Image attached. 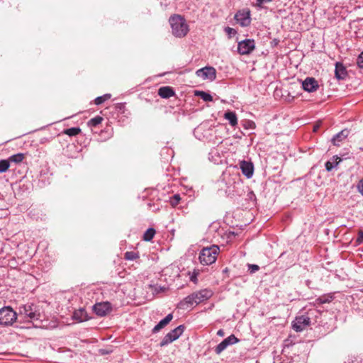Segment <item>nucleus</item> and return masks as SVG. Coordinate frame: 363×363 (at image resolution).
Wrapping results in <instances>:
<instances>
[{
    "instance_id": "nucleus-1",
    "label": "nucleus",
    "mask_w": 363,
    "mask_h": 363,
    "mask_svg": "<svg viewBox=\"0 0 363 363\" xmlns=\"http://www.w3.org/2000/svg\"><path fill=\"white\" fill-rule=\"evenodd\" d=\"M213 292L208 289H201L191 294L184 298L179 303V307L182 309H187L194 306L204 302L212 297Z\"/></svg>"
},
{
    "instance_id": "nucleus-2",
    "label": "nucleus",
    "mask_w": 363,
    "mask_h": 363,
    "mask_svg": "<svg viewBox=\"0 0 363 363\" xmlns=\"http://www.w3.org/2000/svg\"><path fill=\"white\" fill-rule=\"evenodd\" d=\"M172 33L176 38H184L189 31V27L184 17L180 15H174L169 18Z\"/></svg>"
},
{
    "instance_id": "nucleus-3",
    "label": "nucleus",
    "mask_w": 363,
    "mask_h": 363,
    "mask_svg": "<svg viewBox=\"0 0 363 363\" xmlns=\"http://www.w3.org/2000/svg\"><path fill=\"white\" fill-rule=\"evenodd\" d=\"M218 252L219 247L217 245L203 248L199 257L200 262L203 265H210L214 263Z\"/></svg>"
},
{
    "instance_id": "nucleus-4",
    "label": "nucleus",
    "mask_w": 363,
    "mask_h": 363,
    "mask_svg": "<svg viewBox=\"0 0 363 363\" xmlns=\"http://www.w3.org/2000/svg\"><path fill=\"white\" fill-rule=\"evenodd\" d=\"M19 311L21 315H23L25 318H28L30 321L38 320L41 317L38 307L32 303L20 307Z\"/></svg>"
},
{
    "instance_id": "nucleus-5",
    "label": "nucleus",
    "mask_w": 363,
    "mask_h": 363,
    "mask_svg": "<svg viewBox=\"0 0 363 363\" xmlns=\"http://www.w3.org/2000/svg\"><path fill=\"white\" fill-rule=\"evenodd\" d=\"M17 314L10 306L0 309V325H11L16 320Z\"/></svg>"
},
{
    "instance_id": "nucleus-6",
    "label": "nucleus",
    "mask_w": 363,
    "mask_h": 363,
    "mask_svg": "<svg viewBox=\"0 0 363 363\" xmlns=\"http://www.w3.org/2000/svg\"><path fill=\"white\" fill-rule=\"evenodd\" d=\"M185 327L183 325H179L168 333L160 342V346L164 347L177 340L184 333Z\"/></svg>"
},
{
    "instance_id": "nucleus-7",
    "label": "nucleus",
    "mask_w": 363,
    "mask_h": 363,
    "mask_svg": "<svg viewBox=\"0 0 363 363\" xmlns=\"http://www.w3.org/2000/svg\"><path fill=\"white\" fill-rule=\"evenodd\" d=\"M311 318L307 315H297L292 322V328L296 332H302L311 325Z\"/></svg>"
},
{
    "instance_id": "nucleus-8",
    "label": "nucleus",
    "mask_w": 363,
    "mask_h": 363,
    "mask_svg": "<svg viewBox=\"0 0 363 363\" xmlns=\"http://www.w3.org/2000/svg\"><path fill=\"white\" fill-rule=\"evenodd\" d=\"M255 48V43L252 39H246L238 43V51L240 55H249Z\"/></svg>"
},
{
    "instance_id": "nucleus-9",
    "label": "nucleus",
    "mask_w": 363,
    "mask_h": 363,
    "mask_svg": "<svg viewBox=\"0 0 363 363\" xmlns=\"http://www.w3.org/2000/svg\"><path fill=\"white\" fill-rule=\"evenodd\" d=\"M197 77L202 78L203 79H209L213 81L216 77V69L213 67H205L199 69L196 72Z\"/></svg>"
},
{
    "instance_id": "nucleus-10",
    "label": "nucleus",
    "mask_w": 363,
    "mask_h": 363,
    "mask_svg": "<svg viewBox=\"0 0 363 363\" xmlns=\"http://www.w3.org/2000/svg\"><path fill=\"white\" fill-rule=\"evenodd\" d=\"M239 340L234 335H231L227 338L224 339L220 343H219L215 348L214 351L217 354H220L224 351L229 345L237 343Z\"/></svg>"
},
{
    "instance_id": "nucleus-11",
    "label": "nucleus",
    "mask_w": 363,
    "mask_h": 363,
    "mask_svg": "<svg viewBox=\"0 0 363 363\" xmlns=\"http://www.w3.org/2000/svg\"><path fill=\"white\" fill-rule=\"evenodd\" d=\"M94 312L99 316H105L111 311V305L109 302L97 303L93 306Z\"/></svg>"
},
{
    "instance_id": "nucleus-12",
    "label": "nucleus",
    "mask_w": 363,
    "mask_h": 363,
    "mask_svg": "<svg viewBox=\"0 0 363 363\" xmlns=\"http://www.w3.org/2000/svg\"><path fill=\"white\" fill-rule=\"evenodd\" d=\"M235 19L241 26L245 27L250 23V13L249 10L239 11L235 16Z\"/></svg>"
},
{
    "instance_id": "nucleus-13",
    "label": "nucleus",
    "mask_w": 363,
    "mask_h": 363,
    "mask_svg": "<svg viewBox=\"0 0 363 363\" xmlns=\"http://www.w3.org/2000/svg\"><path fill=\"white\" fill-rule=\"evenodd\" d=\"M303 89L308 92H313L318 88V83L313 77H307L302 82Z\"/></svg>"
},
{
    "instance_id": "nucleus-14",
    "label": "nucleus",
    "mask_w": 363,
    "mask_h": 363,
    "mask_svg": "<svg viewBox=\"0 0 363 363\" xmlns=\"http://www.w3.org/2000/svg\"><path fill=\"white\" fill-rule=\"evenodd\" d=\"M240 167L242 174L247 178H251L254 172L253 164L251 162L242 160L240 162Z\"/></svg>"
},
{
    "instance_id": "nucleus-15",
    "label": "nucleus",
    "mask_w": 363,
    "mask_h": 363,
    "mask_svg": "<svg viewBox=\"0 0 363 363\" xmlns=\"http://www.w3.org/2000/svg\"><path fill=\"white\" fill-rule=\"evenodd\" d=\"M173 315L172 313L168 314L164 319L161 320L152 329L153 333H157L161 329L164 328L172 320Z\"/></svg>"
},
{
    "instance_id": "nucleus-16",
    "label": "nucleus",
    "mask_w": 363,
    "mask_h": 363,
    "mask_svg": "<svg viewBox=\"0 0 363 363\" xmlns=\"http://www.w3.org/2000/svg\"><path fill=\"white\" fill-rule=\"evenodd\" d=\"M158 95L163 99H169L174 95V91L170 86H162L159 89Z\"/></svg>"
},
{
    "instance_id": "nucleus-17",
    "label": "nucleus",
    "mask_w": 363,
    "mask_h": 363,
    "mask_svg": "<svg viewBox=\"0 0 363 363\" xmlns=\"http://www.w3.org/2000/svg\"><path fill=\"white\" fill-rule=\"evenodd\" d=\"M349 134V130L347 129H345L342 130L341 132L337 133L335 135L333 136L332 139V142L335 145H340V143L343 140L345 139Z\"/></svg>"
},
{
    "instance_id": "nucleus-18",
    "label": "nucleus",
    "mask_w": 363,
    "mask_h": 363,
    "mask_svg": "<svg viewBox=\"0 0 363 363\" xmlns=\"http://www.w3.org/2000/svg\"><path fill=\"white\" fill-rule=\"evenodd\" d=\"M335 74L337 79H343L347 75V72L344 66L341 64L336 63Z\"/></svg>"
},
{
    "instance_id": "nucleus-19",
    "label": "nucleus",
    "mask_w": 363,
    "mask_h": 363,
    "mask_svg": "<svg viewBox=\"0 0 363 363\" xmlns=\"http://www.w3.org/2000/svg\"><path fill=\"white\" fill-rule=\"evenodd\" d=\"M224 118L229 121V123L233 127L238 124V118L235 112L227 111L224 114Z\"/></svg>"
},
{
    "instance_id": "nucleus-20",
    "label": "nucleus",
    "mask_w": 363,
    "mask_h": 363,
    "mask_svg": "<svg viewBox=\"0 0 363 363\" xmlns=\"http://www.w3.org/2000/svg\"><path fill=\"white\" fill-rule=\"evenodd\" d=\"M74 318L80 322L84 321L87 319L86 313L84 309H80L74 312Z\"/></svg>"
},
{
    "instance_id": "nucleus-21",
    "label": "nucleus",
    "mask_w": 363,
    "mask_h": 363,
    "mask_svg": "<svg viewBox=\"0 0 363 363\" xmlns=\"http://www.w3.org/2000/svg\"><path fill=\"white\" fill-rule=\"evenodd\" d=\"M195 95L201 97L204 101H213V97L211 94L203 91H196Z\"/></svg>"
},
{
    "instance_id": "nucleus-22",
    "label": "nucleus",
    "mask_w": 363,
    "mask_h": 363,
    "mask_svg": "<svg viewBox=\"0 0 363 363\" xmlns=\"http://www.w3.org/2000/svg\"><path fill=\"white\" fill-rule=\"evenodd\" d=\"M333 158L335 160L334 162L328 161L325 164V169L328 172L331 171L341 161V159L339 158L338 157H334Z\"/></svg>"
},
{
    "instance_id": "nucleus-23",
    "label": "nucleus",
    "mask_w": 363,
    "mask_h": 363,
    "mask_svg": "<svg viewBox=\"0 0 363 363\" xmlns=\"http://www.w3.org/2000/svg\"><path fill=\"white\" fill-rule=\"evenodd\" d=\"M333 298V296L332 295H323L320 297H318L315 302L318 304H323L326 303H330Z\"/></svg>"
},
{
    "instance_id": "nucleus-24",
    "label": "nucleus",
    "mask_w": 363,
    "mask_h": 363,
    "mask_svg": "<svg viewBox=\"0 0 363 363\" xmlns=\"http://www.w3.org/2000/svg\"><path fill=\"white\" fill-rule=\"evenodd\" d=\"M23 159H24V155L22 153H18V154L11 155L9 158L8 160L9 161V162H14V163H20L23 161Z\"/></svg>"
},
{
    "instance_id": "nucleus-25",
    "label": "nucleus",
    "mask_w": 363,
    "mask_h": 363,
    "mask_svg": "<svg viewBox=\"0 0 363 363\" xmlns=\"http://www.w3.org/2000/svg\"><path fill=\"white\" fill-rule=\"evenodd\" d=\"M139 253L133 251L126 252L124 255V258L126 260H135L139 258Z\"/></svg>"
},
{
    "instance_id": "nucleus-26",
    "label": "nucleus",
    "mask_w": 363,
    "mask_h": 363,
    "mask_svg": "<svg viewBox=\"0 0 363 363\" xmlns=\"http://www.w3.org/2000/svg\"><path fill=\"white\" fill-rule=\"evenodd\" d=\"M155 234V230L153 228H148L143 235V240L145 241H150Z\"/></svg>"
},
{
    "instance_id": "nucleus-27",
    "label": "nucleus",
    "mask_w": 363,
    "mask_h": 363,
    "mask_svg": "<svg viewBox=\"0 0 363 363\" xmlns=\"http://www.w3.org/2000/svg\"><path fill=\"white\" fill-rule=\"evenodd\" d=\"M81 132V129L78 127H74L66 129L64 133L69 136H75Z\"/></svg>"
},
{
    "instance_id": "nucleus-28",
    "label": "nucleus",
    "mask_w": 363,
    "mask_h": 363,
    "mask_svg": "<svg viewBox=\"0 0 363 363\" xmlns=\"http://www.w3.org/2000/svg\"><path fill=\"white\" fill-rule=\"evenodd\" d=\"M103 118L97 116L93 118H91L89 122L88 125L90 126L96 127L99 125L103 121Z\"/></svg>"
},
{
    "instance_id": "nucleus-29",
    "label": "nucleus",
    "mask_w": 363,
    "mask_h": 363,
    "mask_svg": "<svg viewBox=\"0 0 363 363\" xmlns=\"http://www.w3.org/2000/svg\"><path fill=\"white\" fill-rule=\"evenodd\" d=\"M110 98H111V94H106L103 96H98L94 100L95 104L100 105Z\"/></svg>"
},
{
    "instance_id": "nucleus-30",
    "label": "nucleus",
    "mask_w": 363,
    "mask_h": 363,
    "mask_svg": "<svg viewBox=\"0 0 363 363\" xmlns=\"http://www.w3.org/2000/svg\"><path fill=\"white\" fill-rule=\"evenodd\" d=\"M9 161L6 160H0V173L5 172L9 168Z\"/></svg>"
},
{
    "instance_id": "nucleus-31",
    "label": "nucleus",
    "mask_w": 363,
    "mask_h": 363,
    "mask_svg": "<svg viewBox=\"0 0 363 363\" xmlns=\"http://www.w3.org/2000/svg\"><path fill=\"white\" fill-rule=\"evenodd\" d=\"M181 200V197L179 194H174L172 197L170 198V203L174 207L179 203Z\"/></svg>"
},
{
    "instance_id": "nucleus-32",
    "label": "nucleus",
    "mask_w": 363,
    "mask_h": 363,
    "mask_svg": "<svg viewBox=\"0 0 363 363\" xmlns=\"http://www.w3.org/2000/svg\"><path fill=\"white\" fill-rule=\"evenodd\" d=\"M247 267L250 274H253L259 269V267L257 264H248Z\"/></svg>"
},
{
    "instance_id": "nucleus-33",
    "label": "nucleus",
    "mask_w": 363,
    "mask_h": 363,
    "mask_svg": "<svg viewBox=\"0 0 363 363\" xmlns=\"http://www.w3.org/2000/svg\"><path fill=\"white\" fill-rule=\"evenodd\" d=\"M355 242L357 245H360L361 243L363 242V231L362 230H359L358 234H357V238L356 239Z\"/></svg>"
},
{
    "instance_id": "nucleus-34",
    "label": "nucleus",
    "mask_w": 363,
    "mask_h": 363,
    "mask_svg": "<svg viewBox=\"0 0 363 363\" xmlns=\"http://www.w3.org/2000/svg\"><path fill=\"white\" fill-rule=\"evenodd\" d=\"M271 1H272V0H257L256 6L259 8H262L264 4H268Z\"/></svg>"
},
{
    "instance_id": "nucleus-35",
    "label": "nucleus",
    "mask_w": 363,
    "mask_h": 363,
    "mask_svg": "<svg viewBox=\"0 0 363 363\" xmlns=\"http://www.w3.org/2000/svg\"><path fill=\"white\" fill-rule=\"evenodd\" d=\"M357 189L363 196V179H360L357 183Z\"/></svg>"
},
{
    "instance_id": "nucleus-36",
    "label": "nucleus",
    "mask_w": 363,
    "mask_h": 363,
    "mask_svg": "<svg viewBox=\"0 0 363 363\" xmlns=\"http://www.w3.org/2000/svg\"><path fill=\"white\" fill-rule=\"evenodd\" d=\"M225 33L230 37L232 35L236 34V30L234 28H232L230 27H226L225 28Z\"/></svg>"
},
{
    "instance_id": "nucleus-37",
    "label": "nucleus",
    "mask_w": 363,
    "mask_h": 363,
    "mask_svg": "<svg viewBox=\"0 0 363 363\" xmlns=\"http://www.w3.org/2000/svg\"><path fill=\"white\" fill-rule=\"evenodd\" d=\"M357 65L360 68H363V51L358 57Z\"/></svg>"
},
{
    "instance_id": "nucleus-38",
    "label": "nucleus",
    "mask_w": 363,
    "mask_h": 363,
    "mask_svg": "<svg viewBox=\"0 0 363 363\" xmlns=\"http://www.w3.org/2000/svg\"><path fill=\"white\" fill-rule=\"evenodd\" d=\"M217 335L220 337H223L225 335V332L223 329H220L217 331Z\"/></svg>"
},
{
    "instance_id": "nucleus-39",
    "label": "nucleus",
    "mask_w": 363,
    "mask_h": 363,
    "mask_svg": "<svg viewBox=\"0 0 363 363\" xmlns=\"http://www.w3.org/2000/svg\"><path fill=\"white\" fill-rule=\"evenodd\" d=\"M191 281H193L194 283H196L197 282V277H196V274H193L191 277Z\"/></svg>"
}]
</instances>
